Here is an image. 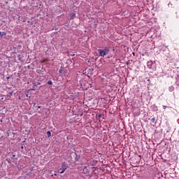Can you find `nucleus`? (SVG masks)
Here are the masks:
<instances>
[{
	"instance_id": "1",
	"label": "nucleus",
	"mask_w": 179,
	"mask_h": 179,
	"mask_svg": "<svg viewBox=\"0 0 179 179\" xmlns=\"http://www.w3.org/2000/svg\"><path fill=\"white\" fill-rule=\"evenodd\" d=\"M70 152V157L71 159H74L75 162H79V159H80V154H79V152H76V150H69Z\"/></svg>"
},
{
	"instance_id": "2",
	"label": "nucleus",
	"mask_w": 179,
	"mask_h": 179,
	"mask_svg": "<svg viewBox=\"0 0 179 179\" xmlns=\"http://www.w3.org/2000/svg\"><path fill=\"white\" fill-rule=\"evenodd\" d=\"M98 52H99V57H106V55L107 54H108L110 52V49L108 48V47H105L104 49H98Z\"/></svg>"
},
{
	"instance_id": "3",
	"label": "nucleus",
	"mask_w": 179,
	"mask_h": 179,
	"mask_svg": "<svg viewBox=\"0 0 179 179\" xmlns=\"http://www.w3.org/2000/svg\"><path fill=\"white\" fill-rule=\"evenodd\" d=\"M147 66L149 69H152L153 66H155V62H153V61L148 62Z\"/></svg>"
},
{
	"instance_id": "4",
	"label": "nucleus",
	"mask_w": 179,
	"mask_h": 179,
	"mask_svg": "<svg viewBox=\"0 0 179 179\" xmlns=\"http://www.w3.org/2000/svg\"><path fill=\"white\" fill-rule=\"evenodd\" d=\"M75 17H76V13H71L69 14L70 20H73V19H75Z\"/></svg>"
},
{
	"instance_id": "5",
	"label": "nucleus",
	"mask_w": 179,
	"mask_h": 179,
	"mask_svg": "<svg viewBox=\"0 0 179 179\" xmlns=\"http://www.w3.org/2000/svg\"><path fill=\"white\" fill-rule=\"evenodd\" d=\"M63 170L66 171V169H68V164H66V162H63L62 164V168Z\"/></svg>"
},
{
	"instance_id": "6",
	"label": "nucleus",
	"mask_w": 179,
	"mask_h": 179,
	"mask_svg": "<svg viewBox=\"0 0 179 179\" xmlns=\"http://www.w3.org/2000/svg\"><path fill=\"white\" fill-rule=\"evenodd\" d=\"M65 71V67L64 66H61L59 70V73H62Z\"/></svg>"
},
{
	"instance_id": "7",
	"label": "nucleus",
	"mask_w": 179,
	"mask_h": 179,
	"mask_svg": "<svg viewBox=\"0 0 179 179\" xmlns=\"http://www.w3.org/2000/svg\"><path fill=\"white\" fill-rule=\"evenodd\" d=\"M150 121H151V122H152V124H156L157 123V120H156L155 117L151 118Z\"/></svg>"
},
{
	"instance_id": "8",
	"label": "nucleus",
	"mask_w": 179,
	"mask_h": 179,
	"mask_svg": "<svg viewBox=\"0 0 179 179\" xmlns=\"http://www.w3.org/2000/svg\"><path fill=\"white\" fill-rule=\"evenodd\" d=\"M151 108H152V110L153 111H157V110H158V108H157V107L156 106V105H152V106H151Z\"/></svg>"
},
{
	"instance_id": "9",
	"label": "nucleus",
	"mask_w": 179,
	"mask_h": 179,
	"mask_svg": "<svg viewBox=\"0 0 179 179\" xmlns=\"http://www.w3.org/2000/svg\"><path fill=\"white\" fill-rule=\"evenodd\" d=\"M59 173L60 174H64V173H65V170L63 169L62 168H60L59 170H58Z\"/></svg>"
},
{
	"instance_id": "10",
	"label": "nucleus",
	"mask_w": 179,
	"mask_h": 179,
	"mask_svg": "<svg viewBox=\"0 0 179 179\" xmlns=\"http://www.w3.org/2000/svg\"><path fill=\"white\" fill-rule=\"evenodd\" d=\"M3 36H6V32H5V31H0V37L3 38Z\"/></svg>"
},
{
	"instance_id": "11",
	"label": "nucleus",
	"mask_w": 179,
	"mask_h": 179,
	"mask_svg": "<svg viewBox=\"0 0 179 179\" xmlns=\"http://www.w3.org/2000/svg\"><path fill=\"white\" fill-rule=\"evenodd\" d=\"M47 136L48 138H51V131H47Z\"/></svg>"
},
{
	"instance_id": "12",
	"label": "nucleus",
	"mask_w": 179,
	"mask_h": 179,
	"mask_svg": "<svg viewBox=\"0 0 179 179\" xmlns=\"http://www.w3.org/2000/svg\"><path fill=\"white\" fill-rule=\"evenodd\" d=\"M46 83L49 85V86H52V81L51 80H48Z\"/></svg>"
},
{
	"instance_id": "13",
	"label": "nucleus",
	"mask_w": 179,
	"mask_h": 179,
	"mask_svg": "<svg viewBox=\"0 0 179 179\" xmlns=\"http://www.w3.org/2000/svg\"><path fill=\"white\" fill-rule=\"evenodd\" d=\"M169 92H174V87H173V86H171V87H169Z\"/></svg>"
},
{
	"instance_id": "14",
	"label": "nucleus",
	"mask_w": 179,
	"mask_h": 179,
	"mask_svg": "<svg viewBox=\"0 0 179 179\" xmlns=\"http://www.w3.org/2000/svg\"><path fill=\"white\" fill-rule=\"evenodd\" d=\"M37 90V85H36L35 84L34 85L31 90Z\"/></svg>"
},
{
	"instance_id": "15",
	"label": "nucleus",
	"mask_w": 179,
	"mask_h": 179,
	"mask_svg": "<svg viewBox=\"0 0 179 179\" xmlns=\"http://www.w3.org/2000/svg\"><path fill=\"white\" fill-rule=\"evenodd\" d=\"M13 94V92H10L8 94L7 96L8 97H10V96H12Z\"/></svg>"
},
{
	"instance_id": "16",
	"label": "nucleus",
	"mask_w": 179,
	"mask_h": 179,
	"mask_svg": "<svg viewBox=\"0 0 179 179\" xmlns=\"http://www.w3.org/2000/svg\"><path fill=\"white\" fill-rule=\"evenodd\" d=\"M35 84V85L36 86V87H38V86H40V85H41V83H34Z\"/></svg>"
},
{
	"instance_id": "17",
	"label": "nucleus",
	"mask_w": 179,
	"mask_h": 179,
	"mask_svg": "<svg viewBox=\"0 0 179 179\" xmlns=\"http://www.w3.org/2000/svg\"><path fill=\"white\" fill-rule=\"evenodd\" d=\"M103 116V115L101 113L98 115V118L100 120V118H101V117Z\"/></svg>"
},
{
	"instance_id": "18",
	"label": "nucleus",
	"mask_w": 179,
	"mask_h": 179,
	"mask_svg": "<svg viewBox=\"0 0 179 179\" xmlns=\"http://www.w3.org/2000/svg\"><path fill=\"white\" fill-rule=\"evenodd\" d=\"M69 64H73L72 59H68Z\"/></svg>"
},
{
	"instance_id": "19",
	"label": "nucleus",
	"mask_w": 179,
	"mask_h": 179,
	"mask_svg": "<svg viewBox=\"0 0 179 179\" xmlns=\"http://www.w3.org/2000/svg\"><path fill=\"white\" fill-rule=\"evenodd\" d=\"M17 58H18L19 59H22V56H21L20 55H17Z\"/></svg>"
},
{
	"instance_id": "20",
	"label": "nucleus",
	"mask_w": 179,
	"mask_h": 179,
	"mask_svg": "<svg viewBox=\"0 0 179 179\" xmlns=\"http://www.w3.org/2000/svg\"><path fill=\"white\" fill-rule=\"evenodd\" d=\"M130 64H131V62H129V61H128V62H126V64H127V65H129Z\"/></svg>"
},
{
	"instance_id": "21",
	"label": "nucleus",
	"mask_w": 179,
	"mask_h": 179,
	"mask_svg": "<svg viewBox=\"0 0 179 179\" xmlns=\"http://www.w3.org/2000/svg\"><path fill=\"white\" fill-rule=\"evenodd\" d=\"M166 108H167V106H163V109H164V110H166Z\"/></svg>"
},
{
	"instance_id": "22",
	"label": "nucleus",
	"mask_w": 179,
	"mask_h": 179,
	"mask_svg": "<svg viewBox=\"0 0 179 179\" xmlns=\"http://www.w3.org/2000/svg\"><path fill=\"white\" fill-rule=\"evenodd\" d=\"M71 57H75V54L71 55Z\"/></svg>"
},
{
	"instance_id": "23",
	"label": "nucleus",
	"mask_w": 179,
	"mask_h": 179,
	"mask_svg": "<svg viewBox=\"0 0 179 179\" xmlns=\"http://www.w3.org/2000/svg\"><path fill=\"white\" fill-rule=\"evenodd\" d=\"M6 79L9 80V79H10V77L8 76V77L6 78Z\"/></svg>"
},
{
	"instance_id": "24",
	"label": "nucleus",
	"mask_w": 179,
	"mask_h": 179,
	"mask_svg": "<svg viewBox=\"0 0 179 179\" xmlns=\"http://www.w3.org/2000/svg\"><path fill=\"white\" fill-rule=\"evenodd\" d=\"M17 76H20V73H17Z\"/></svg>"
},
{
	"instance_id": "25",
	"label": "nucleus",
	"mask_w": 179,
	"mask_h": 179,
	"mask_svg": "<svg viewBox=\"0 0 179 179\" xmlns=\"http://www.w3.org/2000/svg\"><path fill=\"white\" fill-rule=\"evenodd\" d=\"M33 106H34V107H36V103H34Z\"/></svg>"
},
{
	"instance_id": "26",
	"label": "nucleus",
	"mask_w": 179,
	"mask_h": 179,
	"mask_svg": "<svg viewBox=\"0 0 179 179\" xmlns=\"http://www.w3.org/2000/svg\"><path fill=\"white\" fill-rule=\"evenodd\" d=\"M13 157H16V155H13Z\"/></svg>"
},
{
	"instance_id": "27",
	"label": "nucleus",
	"mask_w": 179,
	"mask_h": 179,
	"mask_svg": "<svg viewBox=\"0 0 179 179\" xmlns=\"http://www.w3.org/2000/svg\"><path fill=\"white\" fill-rule=\"evenodd\" d=\"M26 97H29V94H26Z\"/></svg>"
},
{
	"instance_id": "28",
	"label": "nucleus",
	"mask_w": 179,
	"mask_h": 179,
	"mask_svg": "<svg viewBox=\"0 0 179 179\" xmlns=\"http://www.w3.org/2000/svg\"><path fill=\"white\" fill-rule=\"evenodd\" d=\"M38 108H41V106H38Z\"/></svg>"
},
{
	"instance_id": "29",
	"label": "nucleus",
	"mask_w": 179,
	"mask_h": 179,
	"mask_svg": "<svg viewBox=\"0 0 179 179\" xmlns=\"http://www.w3.org/2000/svg\"><path fill=\"white\" fill-rule=\"evenodd\" d=\"M21 149H23V146L21 147Z\"/></svg>"
},
{
	"instance_id": "30",
	"label": "nucleus",
	"mask_w": 179,
	"mask_h": 179,
	"mask_svg": "<svg viewBox=\"0 0 179 179\" xmlns=\"http://www.w3.org/2000/svg\"><path fill=\"white\" fill-rule=\"evenodd\" d=\"M54 176H57V173H55Z\"/></svg>"
},
{
	"instance_id": "31",
	"label": "nucleus",
	"mask_w": 179,
	"mask_h": 179,
	"mask_svg": "<svg viewBox=\"0 0 179 179\" xmlns=\"http://www.w3.org/2000/svg\"><path fill=\"white\" fill-rule=\"evenodd\" d=\"M27 22H28V23H30V21H28Z\"/></svg>"
},
{
	"instance_id": "32",
	"label": "nucleus",
	"mask_w": 179,
	"mask_h": 179,
	"mask_svg": "<svg viewBox=\"0 0 179 179\" xmlns=\"http://www.w3.org/2000/svg\"><path fill=\"white\" fill-rule=\"evenodd\" d=\"M31 23V24H33V22H30Z\"/></svg>"
},
{
	"instance_id": "33",
	"label": "nucleus",
	"mask_w": 179,
	"mask_h": 179,
	"mask_svg": "<svg viewBox=\"0 0 179 179\" xmlns=\"http://www.w3.org/2000/svg\"><path fill=\"white\" fill-rule=\"evenodd\" d=\"M6 3H8V1H6Z\"/></svg>"
},
{
	"instance_id": "34",
	"label": "nucleus",
	"mask_w": 179,
	"mask_h": 179,
	"mask_svg": "<svg viewBox=\"0 0 179 179\" xmlns=\"http://www.w3.org/2000/svg\"><path fill=\"white\" fill-rule=\"evenodd\" d=\"M28 68H30V66H28Z\"/></svg>"
},
{
	"instance_id": "35",
	"label": "nucleus",
	"mask_w": 179,
	"mask_h": 179,
	"mask_svg": "<svg viewBox=\"0 0 179 179\" xmlns=\"http://www.w3.org/2000/svg\"><path fill=\"white\" fill-rule=\"evenodd\" d=\"M19 99L20 100V96H19Z\"/></svg>"
},
{
	"instance_id": "36",
	"label": "nucleus",
	"mask_w": 179,
	"mask_h": 179,
	"mask_svg": "<svg viewBox=\"0 0 179 179\" xmlns=\"http://www.w3.org/2000/svg\"><path fill=\"white\" fill-rule=\"evenodd\" d=\"M139 157H141V155H139Z\"/></svg>"
}]
</instances>
